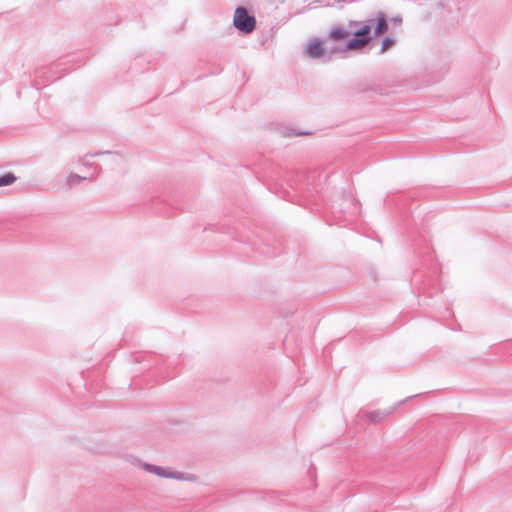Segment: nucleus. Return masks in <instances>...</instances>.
Segmentation results:
<instances>
[{
    "instance_id": "f257e3e1",
    "label": "nucleus",
    "mask_w": 512,
    "mask_h": 512,
    "mask_svg": "<svg viewBox=\"0 0 512 512\" xmlns=\"http://www.w3.org/2000/svg\"><path fill=\"white\" fill-rule=\"evenodd\" d=\"M387 29L388 23L385 16L379 14L375 18L369 19L365 25L353 32L356 38L349 40L344 50H361L370 43L372 38L381 36Z\"/></svg>"
},
{
    "instance_id": "f03ea898",
    "label": "nucleus",
    "mask_w": 512,
    "mask_h": 512,
    "mask_svg": "<svg viewBox=\"0 0 512 512\" xmlns=\"http://www.w3.org/2000/svg\"><path fill=\"white\" fill-rule=\"evenodd\" d=\"M233 25L244 34L252 33L256 28V19L250 15L246 8H236L233 16Z\"/></svg>"
},
{
    "instance_id": "7ed1b4c3",
    "label": "nucleus",
    "mask_w": 512,
    "mask_h": 512,
    "mask_svg": "<svg viewBox=\"0 0 512 512\" xmlns=\"http://www.w3.org/2000/svg\"><path fill=\"white\" fill-rule=\"evenodd\" d=\"M325 52L324 43L319 40H312L305 47V53L310 58H320Z\"/></svg>"
},
{
    "instance_id": "20e7f679",
    "label": "nucleus",
    "mask_w": 512,
    "mask_h": 512,
    "mask_svg": "<svg viewBox=\"0 0 512 512\" xmlns=\"http://www.w3.org/2000/svg\"><path fill=\"white\" fill-rule=\"evenodd\" d=\"M350 35L351 33L348 30L342 27H335L330 31L329 39L333 41H343L347 39Z\"/></svg>"
},
{
    "instance_id": "39448f33",
    "label": "nucleus",
    "mask_w": 512,
    "mask_h": 512,
    "mask_svg": "<svg viewBox=\"0 0 512 512\" xmlns=\"http://www.w3.org/2000/svg\"><path fill=\"white\" fill-rule=\"evenodd\" d=\"M146 468H147L149 471H151V472H153V473H155V474H157V475H159V476L169 477V478H178V476H177V475H175L174 473H172V472H166V471H164V469H163V468H161V467H156V466H146Z\"/></svg>"
},
{
    "instance_id": "423d86ee",
    "label": "nucleus",
    "mask_w": 512,
    "mask_h": 512,
    "mask_svg": "<svg viewBox=\"0 0 512 512\" xmlns=\"http://www.w3.org/2000/svg\"><path fill=\"white\" fill-rule=\"evenodd\" d=\"M15 181H16V177L11 173H7L0 177V187L10 185V184L14 183Z\"/></svg>"
},
{
    "instance_id": "0eeeda50",
    "label": "nucleus",
    "mask_w": 512,
    "mask_h": 512,
    "mask_svg": "<svg viewBox=\"0 0 512 512\" xmlns=\"http://www.w3.org/2000/svg\"><path fill=\"white\" fill-rule=\"evenodd\" d=\"M394 44L393 40L390 38H385L382 42V52H385L387 49H389Z\"/></svg>"
}]
</instances>
